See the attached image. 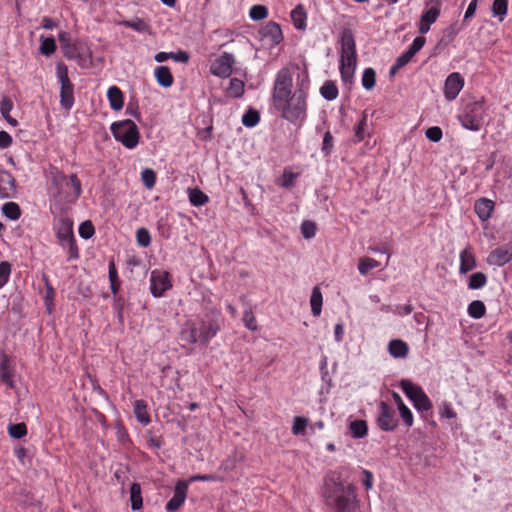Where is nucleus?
I'll list each match as a JSON object with an SVG mask.
<instances>
[{"instance_id":"1","label":"nucleus","mask_w":512,"mask_h":512,"mask_svg":"<svg viewBox=\"0 0 512 512\" xmlns=\"http://www.w3.org/2000/svg\"><path fill=\"white\" fill-rule=\"evenodd\" d=\"M293 76L289 68H281L274 81L272 101L282 118L292 124H302L307 118L310 81L307 75L297 76L292 91Z\"/></svg>"},{"instance_id":"2","label":"nucleus","mask_w":512,"mask_h":512,"mask_svg":"<svg viewBox=\"0 0 512 512\" xmlns=\"http://www.w3.org/2000/svg\"><path fill=\"white\" fill-rule=\"evenodd\" d=\"M322 496L325 505L333 512H359L355 486L337 471H330L324 477Z\"/></svg>"},{"instance_id":"3","label":"nucleus","mask_w":512,"mask_h":512,"mask_svg":"<svg viewBox=\"0 0 512 512\" xmlns=\"http://www.w3.org/2000/svg\"><path fill=\"white\" fill-rule=\"evenodd\" d=\"M222 322L221 312L211 310L202 317L188 320L181 331V339L206 346L221 330Z\"/></svg>"},{"instance_id":"4","label":"nucleus","mask_w":512,"mask_h":512,"mask_svg":"<svg viewBox=\"0 0 512 512\" xmlns=\"http://www.w3.org/2000/svg\"><path fill=\"white\" fill-rule=\"evenodd\" d=\"M340 42V75L342 80L347 83L351 82L357 65L356 44L352 32L344 30Z\"/></svg>"},{"instance_id":"5","label":"nucleus","mask_w":512,"mask_h":512,"mask_svg":"<svg viewBox=\"0 0 512 512\" xmlns=\"http://www.w3.org/2000/svg\"><path fill=\"white\" fill-rule=\"evenodd\" d=\"M487 108L484 98L465 103L459 110L457 119L461 126L470 131H479L485 122Z\"/></svg>"},{"instance_id":"6","label":"nucleus","mask_w":512,"mask_h":512,"mask_svg":"<svg viewBox=\"0 0 512 512\" xmlns=\"http://www.w3.org/2000/svg\"><path fill=\"white\" fill-rule=\"evenodd\" d=\"M58 40L65 58L75 60L82 68L87 67L91 54L83 41L72 39L70 33L66 31L58 34Z\"/></svg>"},{"instance_id":"7","label":"nucleus","mask_w":512,"mask_h":512,"mask_svg":"<svg viewBox=\"0 0 512 512\" xmlns=\"http://www.w3.org/2000/svg\"><path fill=\"white\" fill-rule=\"evenodd\" d=\"M54 230L60 246L67 250L69 260L79 258V249L73 233V221L67 216H61L54 224Z\"/></svg>"},{"instance_id":"8","label":"nucleus","mask_w":512,"mask_h":512,"mask_svg":"<svg viewBox=\"0 0 512 512\" xmlns=\"http://www.w3.org/2000/svg\"><path fill=\"white\" fill-rule=\"evenodd\" d=\"M111 133L114 138L127 149H134L140 139L137 125L130 119L112 123Z\"/></svg>"},{"instance_id":"9","label":"nucleus","mask_w":512,"mask_h":512,"mask_svg":"<svg viewBox=\"0 0 512 512\" xmlns=\"http://www.w3.org/2000/svg\"><path fill=\"white\" fill-rule=\"evenodd\" d=\"M56 76L61 85L60 87V104L65 110H70L75 102L74 85L68 76V67L59 62L56 65Z\"/></svg>"},{"instance_id":"10","label":"nucleus","mask_w":512,"mask_h":512,"mask_svg":"<svg viewBox=\"0 0 512 512\" xmlns=\"http://www.w3.org/2000/svg\"><path fill=\"white\" fill-rule=\"evenodd\" d=\"M400 387L405 395L413 402L414 407L420 411H429L432 409V402L424 390L407 379L400 382Z\"/></svg>"},{"instance_id":"11","label":"nucleus","mask_w":512,"mask_h":512,"mask_svg":"<svg viewBox=\"0 0 512 512\" xmlns=\"http://www.w3.org/2000/svg\"><path fill=\"white\" fill-rule=\"evenodd\" d=\"M377 425L383 431H393L398 426V418L392 406L386 402H381L377 416Z\"/></svg>"},{"instance_id":"12","label":"nucleus","mask_w":512,"mask_h":512,"mask_svg":"<svg viewBox=\"0 0 512 512\" xmlns=\"http://www.w3.org/2000/svg\"><path fill=\"white\" fill-rule=\"evenodd\" d=\"M172 287L170 274L166 271L153 270L150 275V291L154 297H161Z\"/></svg>"},{"instance_id":"13","label":"nucleus","mask_w":512,"mask_h":512,"mask_svg":"<svg viewBox=\"0 0 512 512\" xmlns=\"http://www.w3.org/2000/svg\"><path fill=\"white\" fill-rule=\"evenodd\" d=\"M234 64L235 58L233 54L223 52L212 62L210 66V72L217 77L228 78L232 74V68Z\"/></svg>"},{"instance_id":"14","label":"nucleus","mask_w":512,"mask_h":512,"mask_svg":"<svg viewBox=\"0 0 512 512\" xmlns=\"http://www.w3.org/2000/svg\"><path fill=\"white\" fill-rule=\"evenodd\" d=\"M486 261L489 265L498 267L504 266L512 261V242L493 249L488 254Z\"/></svg>"},{"instance_id":"15","label":"nucleus","mask_w":512,"mask_h":512,"mask_svg":"<svg viewBox=\"0 0 512 512\" xmlns=\"http://www.w3.org/2000/svg\"><path fill=\"white\" fill-rule=\"evenodd\" d=\"M188 492V482L185 480H178L172 498L166 503L165 509L167 512H174L178 510L185 502Z\"/></svg>"},{"instance_id":"16","label":"nucleus","mask_w":512,"mask_h":512,"mask_svg":"<svg viewBox=\"0 0 512 512\" xmlns=\"http://www.w3.org/2000/svg\"><path fill=\"white\" fill-rule=\"evenodd\" d=\"M464 86V79L458 72L451 73L445 80L444 96L448 101L456 99Z\"/></svg>"},{"instance_id":"17","label":"nucleus","mask_w":512,"mask_h":512,"mask_svg":"<svg viewBox=\"0 0 512 512\" xmlns=\"http://www.w3.org/2000/svg\"><path fill=\"white\" fill-rule=\"evenodd\" d=\"M259 33L262 39L268 41L271 46L280 44L284 38L280 25L274 21L267 22Z\"/></svg>"},{"instance_id":"18","label":"nucleus","mask_w":512,"mask_h":512,"mask_svg":"<svg viewBox=\"0 0 512 512\" xmlns=\"http://www.w3.org/2000/svg\"><path fill=\"white\" fill-rule=\"evenodd\" d=\"M16 193V180L13 175L0 170V198H12Z\"/></svg>"},{"instance_id":"19","label":"nucleus","mask_w":512,"mask_h":512,"mask_svg":"<svg viewBox=\"0 0 512 512\" xmlns=\"http://www.w3.org/2000/svg\"><path fill=\"white\" fill-rule=\"evenodd\" d=\"M66 183V186L71 187L73 190V201H76L82 194V185L81 181L77 177L76 174H71L69 179H67L66 175L63 173H59L53 178V183L58 185L61 183Z\"/></svg>"},{"instance_id":"20","label":"nucleus","mask_w":512,"mask_h":512,"mask_svg":"<svg viewBox=\"0 0 512 512\" xmlns=\"http://www.w3.org/2000/svg\"><path fill=\"white\" fill-rule=\"evenodd\" d=\"M460 266H459V272L461 274H466L469 271H472L477 263H476V257L473 252V248L468 245L466 248H464L460 252Z\"/></svg>"},{"instance_id":"21","label":"nucleus","mask_w":512,"mask_h":512,"mask_svg":"<svg viewBox=\"0 0 512 512\" xmlns=\"http://www.w3.org/2000/svg\"><path fill=\"white\" fill-rule=\"evenodd\" d=\"M494 207V201L488 198H480L474 204L475 213L481 221H487L492 216Z\"/></svg>"},{"instance_id":"22","label":"nucleus","mask_w":512,"mask_h":512,"mask_svg":"<svg viewBox=\"0 0 512 512\" xmlns=\"http://www.w3.org/2000/svg\"><path fill=\"white\" fill-rule=\"evenodd\" d=\"M0 380L9 388H15L14 369L7 356H3L0 362Z\"/></svg>"},{"instance_id":"23","label":"nucleus","mask_w":512,"mask_h":512,"mask_svg":"<svg viewBox=\"0 0 512 512\" xmlns=\"http://www.w3.org/2000/svg\"><path fill=\"white\" fill-rule=\"evenodd\" d=\"M440 14V10L437 7H431L421 15L419 23V32L426 34L430 30L431 24H433Z\"/></svg>"},{"instance_id":"24","label":"nucleus","mask_w":512,"mask_h":512,"mask_svg":"<svg viewBox=\"0 0 512 512\" xmlns=\"http://www.w3.org/2000/svg\"><path fill=\"white\" fill-rule=\"evenodd\" d=\"M392 398L398 407L399 414L407 427H411L414 423V417L411 410L404 404L401 396L397 392L392 393Z\"/></svg>"},{"instance_id":"25","label":"nucleus","mask_w":512,"mask_h":512,"mask_svg":"<svg viewBox=\"0 0 512 512\" xmlns=\"http://www.w3.org/2000/svg\"><path fill=\"white\" fill-rule=\"evenodd\" d=\"M388 352L393 358H406L409 353V346L403 340L394 339L388 343Z\"/></svg>"},{"instance_id":"26","label":"nucleus","mask_w":512,"mask_h":512,"mask_svg":"<svg viewBox=\"0 0 512 512\" xmlns=\"http://www.w3.org/2000/svg\"><path fill=\"white\" fill-rule=\"evenodd\" d=\"M107 98L112 110L119 111L124 105V95L117 86H111L107 91Z\"/></svg>"},{"instance_id":"27","label":"nucleus","mask_w":512,"mask_h":512,"mask_svg":"<svg viewBox=\"0 0 512 512\" xmlns=\"http://www.w3.org/2000/svg\"><path fill=\"white\" fill-rule=\"evenodd\" d=\"M157 83L165 88L171 87L174 82L173 75L167 66H158L154 70Z\"/></svg>"},{"instance_id":"28","label":"nucleus","mask_w":512,"mask_h":512,"mask_svg":"<svg viewBox=\"0 0 512 512\" xmlns=\"http://www.w3.org/2000/svg\"><path fill=\"white\" fill-rule=\"evenodd\" d=\"M148 405L146 401L140 399L136 400L133 403V412L136 419L143 424L144 426L148 425L151 422L150 415L147 411Z\"/></svg>"},{"instance_id":"29","label":"nucleus","mask_w":512,"mask_h":512,"mask_svg":"<svg viewBox=\"0 0 512 512\" xmlns=\"http://www.w3.org/2000/svg\"><path fill=\"white\" fill-rule=\"evenodd\" d=\"M291 19L296 29L303 30L306 28L307 14L302 5L296 6L291 11Z\"/></svg>"},{"instance_id":"30","label":"nucleus","mask_w":512,"mask_h":512,"mask_svg":"<svg viewBox=\"0 0 512 512\" xmlns=\"http://www.w3.org/2000/svg\"><path fill=\"white\" fill-rule=\"evenodd\" d=\"M323 304V296L319 286H315L312 289L311 297H310V305L311 311L314 316H319L321 314Z\"/></svg>"},{"instance_id":"31","label":"nucleus","mask_w":512,"mask_h":512,"mask_svg":"<svg viewBox=\"0 0 512 512\" xmlns=\"http://www.w3.org/2000/svg\"><path fill=\"white\" fill-rule=\"evenodd\" d=\"M130 502L132 510H139L142 508L143 499L141 486L139 483H132L130 487Z\"/></svg>"},{"instance_id":"32","label":"nucleus","mask_w":512,"mask_h":512,"mask_svg":"<svg viewBox=\"0 0 512 512\" xmlns=\"http://www.w3.org/2000/svg\"><path fill=\"white\" fill-rule=\"evenodd\" d=\"M190 203L195 207H200L209 202V197L200 189L193 188L188 190Z\"/></svg>"},{"instance_id":"33","label":"nucleus","mask_w":512,"mask_h":512,"mask_svg":"<svg viewBox=\"0 0 512 512\" xmlns=\"http://www.w3.org/2000/svg\"><path fill=\"white\" fill-rule=\"evenodd\" d=\"M245 84L238 78H232L226 88V94L232 98H239L244 94Z\"/></svg>"},{"instance_id":"34","label":"nucleus","mask_w":512,"mask_h":512,"mask_svg":"<svg viewBox=\"0 0 512 512\" xmlns=\"http://www.w3.org/2000/svg\"><path fill=\"white\" fill-rule=\"evenodd\" d=\"M320 94L326 100L332 101L338 97V87L333 81H326L320 88Z\"/></svg>"},{"instance_id":"35","label":"nucleus","mask_w":512,"mask_h":512,"mask_svg":"<svg viewBox=\"0 0 512 512\" xmlns=\"http://www.w3.org/2000/svg\"><path fill=\"white\" fill-rule=\"evenodd\" d=\"M488 282L486 274L483 272H475L470 275L468 280V288L471 290H477L483 288Z\"/></svg>"},{"instance_id":"36","label":"nucleus","mask_w":512,"mask_h":512,"mask_svg":"<svg viewBox=\"0 0 512 512\" xmlns=\"http://www.w3.org/2000/svg\"><path fill=\"white\" fill-rule=\"evenodd\" d=\"M120 26L131 28L137 32H146L149 30V25L141 18H134L132 20H122L118 23Z\"/></svg>"},{"instance_id":"37","label":"nucleus","mask_w":512,"mask_h":512,"mask_svg":"<svg viewBox=\"0 0 512 512\" xmlns=\"http://www.w3.org/2000/svg\"><path fill=\"white\" fill-rule=\"evenodd\" d=\"M467 312L470 317L480 319L486 314V306L481 300H474L468 305Z\"/></svg>"},{"instance_id":"38","label":"nucleus","mask_w":512,"mask_h":512,"mask_svg":"<svg viewBox=\"0 0 512 512\" xmlns=\"http://www.w3.org/2000/svg\"><path fill=\"white\" fill-rule=\"evenodd\" d=\"M2 212L10 220H17L21 216V209L15 202H7L2 206Z\"/></svg>"},{"instance_id":"39","label":"nucleus","mask_w":512,"mask_h":512,"mask_svg":"<svg viewBox=\"0 0 512 512\" xmlns=\"http://www.w3.org/2000/svg\"><path fill=\"white\" fill-rule=\"evenodd\" d=\"M350 431L355 438H362L368 432L367 423L364 420H354L349 425Z\"/></svg>"},{"instance_id":"40","label":"nucleus","mask_w":512,"mask_h":512,"mask_svg":"<svg viewBox=\"0 0 512 512\" xmlns=\"http://www.w3.org/2000/svg\"><path fill=\"white\" fill-rule=\"evenodd\" d=\"M367 113L363 112L361 119L359 120L358 124L355 126V142L359 143L363 141L366 137V129H367Z\"/></svg>"},{"instance_id":"41","label":"nucleus","mask_w":512,"mask_h":512,"mask_svg":"<svg viewBox=\"0 0 512 512\" xmlns=\"http://www.w3.org/2000/svg\"><path fill=\"white\" fill-rule=\"evenodd\" d=\"M380 266V263L369 257H362L359 259L358 263V270L360 274L366 275L370 270L378 268Z\"/></svg>"},{"instance_id":"42","label":"nucleus","mask_w":512,"mask_h":512,"mask_svg":"<svg viewBox=\"0 0 512 512\" xmlns=\"http://www.w3.org/2000/svg\"><path fill=\"white\" fill-rule=\"evenodd\" d=\"M56 41L53 37H41L40 53L44 56H50L56 51Z\"/></svg>"},{"instance_id":"43","label":"nucleus","mask_w":512,"mask_h":512,"mask_svg":"<svg viewBox=\"0 0 512 512\" xmlns=\"http://www.w3.org/2000/svg\"><path fill=\"white\" fill-rule=\"evenodd\" d=\"M376 84V72L373 68H366L362 75V86L366 90H371Z\"/></svg>"},{"instance_id":"44","label":"nucleus","mask_w":512,"mask_h":512,"mask_svg":"<svg viewBox=\"0 0 512 512\" xmlns=\"http://www.w3.org/2000/svg\"><path fill=\"white\" fill-rule=\"evenodd\" d=\"M260 121V115L257 110L249 109L243 116H242V123L244 126L252 128L256 126Z\"/></svg>"},{"instance_id":"45","label":"nucleus","mask_w":512,"mask_h":512,"mask_svg":"<svg viewBox=\"0 0 512 512\" xmlns=\"http://www.w3.org/2000/svg\"><path fill=\"white\" fill-rule=\"evenodd\" d=\"M8 434L15 439H21L27 434V426L25 423L10 424L8 426Z\"/></svg>"},{"instance_id":"46","label":"nucleus","mask_w":512,"mask_h":512,"mask_svg":"<svg viewBox=\"0 0 512 512\" xmlns=\"http://www.w3.org/2000/svg\"><path fill=\"white\" fill-rule=\"evenodd\" d=\"M492 11L495 16H499L500 21H503L508 11V0H494Z\"/></svg>"},{"instance_id":"47","label":"nucleus","mask_w":512,"mask_h":512,"mask_svg":"<svg viewBox=\"0 0 512 512\" xmlns=\"http://www.w3.org/2000/svg\"><path fill=\"white\" fill-rule=\"evenodd\" d=\"M249 16L254 21L263 20L268 16V9L264 5H254L250 8Z\"/></svg>"},{"instance_id":"48","label":"nucleus","mask_w":512,"mask_h":512,"mask_svg":"<svg viewBox=\"0 0 512 512\" xmlns=\"http://www.w3.org/2000/svg\"><path fill=\"white\" fill-rule=\"evenodd\" d=\"M334 147V138L330 131H326L323 136L321 151L324 156H330Z\"/></svg>"},{"instance_id":"49","label":"nucleus","mask_w":512,"mask_h":512,"mask_svg":"<svg viewBox=\"0 0 512 512\" xmlns=\"http://www.w3.org/2000/svg\"><path fill=\"white\" fill-rule=\"evenodd\" d=\"M136 241L139 246L148 247L151 244L150 232L146 228H139L136 231Z\"/></svg>"},{"instance_id":"50","label":"nucleus","mask_w":512,"mask_h":512,"mask_svg":"<svg viewBox=\"0 0 512 512\" xmlns=\"http://www.w3.org/2000/svg\"><path fill=\"white\" fill-rule=\"evenodd\" d=\"M413 57L414 56L408 50H406L396 59L395 64L391 67L390 73L394 74L398 69L407 65Z\"/></svg>"},{"instance_id":"51","label":"nucleus","mask_w":512,"mask_h":512,"mask_svg":"<svg viewBox=\"0 0 512 512\" xmlns=\"http://www.w3.org/2000/svg\"><path fill=\"white\" fill-rule=\"evenodd\" d=\"M80 237L83 239H90L95 234V228L90 220L84 221L80 224L78 229Z\"/></svg>"},{"instance_id":"52","label":"nucleus","mask_w":512,"mask_h":512,"mask_svg":"<svg viewBox=\"0 0 512 512\" xmlns=\"http://www.w3.org/2000/svg\"><path fill=\"white\" fill-rule=\"evenodd\" d=\"M243 323L245 327L251 331H257V321L251 309H247L243 313Z\"/></svg>"},{"instance_id":"53","label":"nucleus","mask_w":512,"mask_h":512,"mask_svg":"<svg viewBox=\"0 0 512 512\" xmlns=\"http://www.w3.org/2000/svg\"><path fill=\"white\" fill-rule=\"evenodd\" d=\"M308 425V420L301 416L294 417L293 420V426H292V433L294 435H300L305 432V429Z\"/></svg>"},{"instance_id":"54","label":"nucleus","mask_w":512,"mask_h":512,"mask_svg":"<svg viewBox=\"0 0 512 512\" xmlns=\"http://www.w3.org/2000/svg\"><path fill=\"white\" fill-rule=\"evenodd\" d=\"M11 274V264L7 261L0 263V289L8 282Z\"/></svg>"},{"instance_id":"55","label":"nucleus","mask_w":512,"mask_h":512,"mask_svg":"<svg viewBox=\"0 0 512 512\" xmlns=\"http://www.w3.org/2000/svg\"><path fill=\"white\" fill-rule=\"evenodd\" d=\"M141 179L145 187L152 188L156 182V174L152 169H145L141 173Z\"/></svg>"},{"instance_id":"56","label":"nucleus","mask_w":512,"mask_h":512,"mask_svg":"<svg viewBox=\"0 0 512 512\" xmlns=\"http://www.w3.org/2000/svg\"><path fill=\"white\" fill-rule=\"evenodd\" d=\"M301 232L306 239H310L316 234V225L312 221H304L301 224Z\"/></svg>"},{"instance_id":"57","label":"nucleus","mask_w":512,"mask_h":512,"mask_svg":"<svg viewBox=\"0 0 512 512\" xmlns=\"http://www.w3.org/2000/svg\"><path fill=\"white\" fill-rule=\"evenodd\" d=\"M426 137L432 142H439L442 139V129L438 126L429 127L425 132Z\"/></svg>"},{"instance_id":"58","label":"nucleus","mask_w":512,"mask_h":512,"mask_svg":"<svg viewBox=\"0 0 512 512\" xmlns=\"http://www.w3.org/2000/svg\"><path fill=\"white\" fill-rule=\"evenodd\" d=\"M425 42H426L425 37L418 36L413 40L412 44L409 46V48L407 50L414 56L418 51H420L422 49Z\"/></svg>"},{"instance_id":"59","label":"nucleus","mask_w":512,"mask_h":512,"mask_svg":"<svg viewBox=\"0 0 512 512\" xmlns=\"http://www.w3.org/2000/svg\"><path fill=\"white\" fill-rule=\"evenodd\" d=\"M440 415L445 418L455 419L457 414L450 403H444L440 410Z\"/></svg>"},{"instance_id":"60","label":"nucleus","mask_w":512,"mask_h":512,"mask_svg":"<svg viewBox=\"0 0 512 512\" xmlns=\"http://www.w3.org/2000/svg\"><path fill=\"white\" fill-rule=\"evenodd\" d=\"M215 480H216V477L212 474H204V475L197 474V475L191 476L188 480H185V481L188 482V485H189L190 483H193L196 481L211 482V481H215Z\"/></svg>"},{"instance_id":"61","label":"nucleus","mask_w":512,"mask_h":512,"mask_svg":"<svg viewBox=\"0 0 512 512\" xmlns=\"http://www.w3.org/2000/svg\"><path fill=\"white\" fill-rule=\"evenodd\" d=\"M295 178H296V174L285 170L283 173V181L281 183V186H283L285 188L293 187Z\"/></svg>"},{"instance_id":"62","label":"nucleus","mask_w":512,"mask_h":512,"mask_svg":"<svg viewBox=\"0 0 512 512\" xmlns=\"http://www.w3.org/2000/svg\"><path fill=\"white\" fill-rule=\"evenodd\" d=\"M12 108H13V103L9 98H4L0 102V112L3 117L10 115V111L12 110Z\"/></svg>"},{"instance_id":"63","label":"nucleus","mask_w":512,"mask_h":512,"mask_svg":"<svg viewBox=\"0 0 512 512\" xmlns=\"http://www.w3.org/2000/svg\"><path fill=\"white\" fill-rule=\"evenodd\" d=\"M13 139L6 131H0V148L6 149L11 146Z\"/></svg>"},{"instance_id":"64","label":"nucleus","mask_w":512,"mask_h":512,"mask_svg":"<svg viewBox=\"0 0 512 512\" xmlns=\"http://www.w3.org/2000/svg\"><path fill=\"white\" fill-rule=\"evenodd\" d=\"M413 310V307L411 304H404V305H396L393 309V312L397 315L404 316L409 315Z\"/></svg>"}]
</instances>
